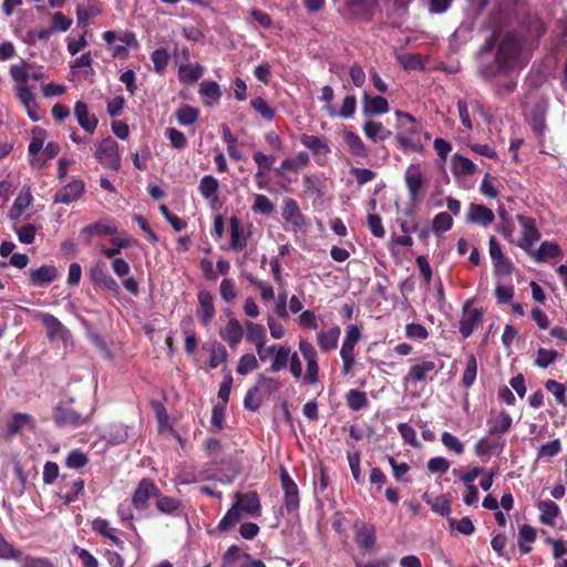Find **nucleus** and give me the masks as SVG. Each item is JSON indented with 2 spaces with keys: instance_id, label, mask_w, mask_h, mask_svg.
<instances>
[{
  "instance_id": "obj_1",
  "label": "nucleus",
  "mask_w": 567,
  "mask_h": 567,
  "mask_svg": "<svg viewBox=\"0 0 567 567\" xmlns=\"http://www.w3.org/2000/svg\"><path fill=\"white\" fill-rule=\"evenodd\" d=\"M299 353L292 351L287 344H281L269 367L272 373L288 369L295 380H303L306 383L316 385L319 378L318 351L316 347L307 339L300 338L298 341Z\"/></svg>"
},
{
  "instance_id": "obj_2",
  "label": "nucleus",
  "mask_w": 567,
  "mask_h": 567,
  "mask_svg": "<svg viewBox=\"0 0 567 567\" xmlns=\"http://www.w3.org/2000/svg\"><path fill=\"white\" fill-rule=\"evenodd\" d=\"M527 61L528 56L522 51V44L517 38L508 34L499 42L495 58V84L499 94L513 92L516 80L512 74L524 68Z\"/></svg>"
},
{
  "instance_id": "obj_3",
  "label": "nucleus",
  "mask_w": 567,
  "mask_h": 567,
  "mask_svg": "<svg viewBox=\"0 0 567 567\" xmlns=\"http://www.w3.org/2000/svg\"><path fill=\"white\" fill-rule=\"evenodd\" d=\"M9 74L14 83V93L20 103L24 106L29 117L34 122L39 121L38 104L29 86V81L43 80L45 78L43 68L22 60L10 66Z\"/></svg>"
},
{
  "instance_id": "obj_4",
  "label": "nucleus",
  "mask_w": 567,
  "mask_h": 567,
  "mask_svg": "<svg viewBox=\"0 0 567 567\" xmlns=\"http://www.w3.org/2000/svg\"><path fill=\"white\" fill-rule=\"evenodd\" d=\"M261 515V504L256 492L236 493L233 506L217 525L220 533L230 530L243 517L257 518Z\"/></svg>"
},
{
  "instance_id": "obj_5",
  "label": "nucleus",
  "mask_w": 567,
  "mask_h": 567,
  "mask_svg": "<svg viewBox=\"0 0 567 567\" xmlns=\"http://www.w3.org/2000/svg\"><path fill=\"white\" fill-rule=\"evenodd\" d=\"M60 152L55 142L47 143V132L34 127L31 132V140L28 147L30 164L33 167H42L48 161L54 158Z\"/></svg>"
},
{
  "instance_id": "obj_6",
  "label": "nucleus",
  "mask_w": 567,
  "mask_h": 567,
  "mask_svg": "<svg viewBox=\"0 0 567 567\" xmlns=\"http://www.w3.org/2000/svg\"><path fill=\"white\" fill-rule=\"evenodd\" d=\"M395 116L398 118L399 130L396 140L400 146L403 150L420 152L422 150V144L420 141L414 138V135L420 132V128L415 123V118L411 114L403 113L401 111H396Z\"/></svg>"
},
{
  "instance_id": "obj_7",
  "label": "nucleus",
  "mask_w": 567,
  "mask_h": 567,
  "mask_svg": "<svg viewBox=\"0 0 567 567\" xmlns=\"http://www.w3.org/2000/svg\"><path fill=\"white\" fill-rule=\"evenodd\" d=\"M33 317L43 323L45 334L51 342L66 344L71 340L69 329L53 315L35 311Z\"/></svg>"
},
{
  "instance_id": "obj_8",
  "label": "nucleus",
  "mask_w": 567,
  "mask_h": 567,
  "mask_svg": "<svg viewBox=\"0 0 567 567\" xmlns=\"http://www.w3.org/2000/svg\"><path fill=\"white\" fill-rule=\"evenodd\" d=\"M95 158L105 168L118 171L121 167V155L117 142L111 136L102 140L96 147Z\"/></svg>"
},
{
  "instance_id": "obj_9",
  "label": "nucleus",
  "mask_w": 567,
  "mask_h": 567,
  "mask_svg": "<svg viewBox=\"0 0 567 567\" xmlns=\"http://www.w3.org/2000/svg\"><path fill=\"white\" fill-rule=\"evenodd\" d=\"M90 278L94 285L105 289L113 295H118L120 286L117 281L110 275L104 261L97 260L90 269Z\"/></svg>"
},
{
  "instance_id": "obj_10",
  "label": "nucleus",
  "mask_w": 567,
  "mask_h": 567,
  "mask_svg": "<svg viewBox=\"0 0 567 567\" xmlns=\"http://www.w3.org/2000/svg\"><path fill=\"white\" fill-rule=\"evenodd\" d=\"M517 220L522 227V237L518 239L517 246L529 254L533 246L539 240L540 233L533 218L517 215Z\"/></svg>"
},
{
  "instance_id": "obj_11",
  "label": "nucleus",
  "mask_w": 567,
  "mask_h": 567,
  "mask_svg": "<svg viewBox=\"0 0 567 567\" xmlns=\"http://www.w3.org/2000/svg\"><path fill=\"white\" fill-rule=\"evenodd\" d=\"M436 372L437 369L433 361L423 360L410 368L409 373L404 378V384L409 386L411 383L425 382L427 379L432 380Z\"/></svg>"
},
{
  "instance_id": "obj_12",
  "label": "nucleus",
  "mask_w": 567,
  "mask_h": 567,
  "mask_svg": "<svg viewBox=\"0 0 567 567\" xmlns=\"http://www.w3.org/2000/svg\"><path fill=\"white\" fill-rule=\"evenodd\" d=\"M59 276V270L53 265H43L38 268H31L28 271L29 285L41 288L53 282Z\"/></svg>"
},
{
  "instance_id": "obj_13",
  "label": "nucleus",
  "mask_w": 567,
  "mask_h": 567,
  "mask_svg": "<svg viewBox=\"0 0 567 567\" xmlns=\"http://www.w3.org/2000/svg\"><path fill=\"white\" fill-rule=\"evenodd\" d=\"M354 542L362 551H372L377 542L374 527L363 522H357L354 524Z\"/></svg>"
},
{
  "instance_id": "obj_14",
  "label": "nucleus",
  "mask_w": 567,
  "mask_h": 567,
  "mask_svg": "<svg viewBox=\"0 0 567 567\" xmlns=\"http://www.w3.org/2000/svg\"><path fill=\"white\" fill-rule=\"evenodd\" d=\"M84 182L80 178H75L55 193L54 203L69 205L79 199L84 194Z\"/></svg>"
},
{
  "instance_id": "obj_15",
  "label": "nucleus",
  "mask_w": 567,
  "mask_h": 567,
  "mask_svg": "<svg viewBox=\"0 0 567 567\" xmlns=\"http://www.w3.org/2000/svg\"><path fill=\"white\" fill-rule=\"evenodd\" d=\"M156 496H158V488L156 485L151 480L144 478L136 487L132 503L136 509H145L147 507L148 499Z\"/></svg>"
},
{
  "instance_id": "obj_16",
  "label": "nucleus",
  "mask_w": 567,
  "mask_h": 567,
  "mask_svg": "<svg viewBox=\"0 0 567 567\" xmlns=\"http://www.w3.org/2000/svg\"><path fill=\"white\" fill-rule=\"evenodd\" d=\"M489 255L496 275H509L513 266L511 260L503 254L501 245L495 237L489 238Z\"/></svg>"
},
{
  "instance_id": "obj_17",
  "label": "nucleus",
  "mask_w": 567,
  "mask_h": 567,
  "mask_svg": "<svg viewBox=\"0 0 567 567\" xmlns=\"http://www.w3.org/2000/svg\"><path fill=\"white\" fill-rule=\"evenodd\" d=\"M245 333V327L236 318H230L226 326L220 329V338L227 342V344L235 349L241 342Z\"/></svg>"
},
{
  "instance_id": "obj_18",
  "label": "nucleus",
  "mask_w": 567,
  "mask_h": 567,
  "mask_svg": "<svg viewBox=\"0 0 567 567\" xmlns=\"http://www.w3.org/2000/svg\"><path fill=\"white\" fill-rule=\"evenodd\" d=\"M482 321V312L476 308H472L466 302L463 308V316L460 322V332L464 338H468Z\"/></svg>"
},
{
  "instance_id": "obj_19",
  "label": "nucleus",
  "mask_w": 567,
  "mask_h": 567,
  "mask_svg": "<svg viewBox=\"0 0 567 567\" xmlns=\"http://www.w3.org/2000/svg\"><path fill=\"white\" fill-rule=\"evenodd\" d=\"M405 183L409 190L410 198L415 200L423 184L424 176L420 164H411L405 171Z\"/></svg>"
},
{
  "instance_id": "obj_20",
  "label": "nucleus",
  "mask_w": 567,
  "mask_h": 567,
  "mask_svg": "<svg viewBox=\"0 0 567 567\" xmlns=\"http://www.w3.org/2000/svg\"><path fill=\"white\" fill-rule=\"evenodd\" d=\"M494 213L491 208L481 204H471L466 213V221L476 224L483 227L491 225L494 221Z\"/></svg>"
},
{
  "instance_id": "obj_21",
  "label": "nucleus",
  "mask_w": 567,
  "mask_h": 567,
  "mask_svg": "<svg viewBox=\"0 0 567 567\" xmlns=\"http://www.w3.org/2000/svg\"><path fill=\"white\" fill-rule=\"evenodd\" d=\"M341 329L338 326H332L328 330H321L316 334V342L321 352H330L337 349Z\"/></svg>"
},
{
  "instance_id": "obj_22",
  "label": "nucleus",
  "mask_w": 567,
  "mask_h": 567,
  "mask_svg": "<svg viewBox=\"0 0 567 567\" xmlns=\"http://www.w3.org/2000/svg\"><path fill=\"white\" fill-rule=\"evenodd\" d=\"M219 182L212 175H205L202 177L198 190L200 195L209 200L212 207L219 205L218 197Z\"/></svg>"
},
{
  "instance_id": "obj_23",
  "label": "nucleus",
  "mask_w": 567,
  "mask_h": 567,
  "mask_svg": "<svg viewBox=\"0 0 567 567\" xmlns=\"http://www.w3.org/2000/svg\"><path fill=\"white\" fill-rule=\"evenodd\" d=\"M389 111L388 101L380 96H371L368 93L363 94L362 99V112L365 116H373L378 114H384Z\"/></svg>"
},
{
  "instance_id": "obj_24",
  "label": "nucleus",
  "mask_w": 567,
  "mask_h": 567,
  "mask_svg": "<svg viewBox=\"0 0 567 567\" xmlns=\"http://www.w3.org/2000/svg\"><path fill=\"white\" fill-rule=\"evenodd\" d=\"M281 485L287 508L289 511L296 509L299 505V492L296 483L291 480L286 470L281 471Z\"/></svg>"
},
{
  "instance_id": "obj_25",
  "label": "nucleus",
  "mask_w": 567,
  "mask_h": 567,
  "mask_svg": "<svg viewBox=\"0 0 567 567\" xmlns=\"http://www.w3.org/2000/svg\"><path fill=\"white\" fill-rule=\"evenodd\" d=\"M282 218L296 228H301L306 224L298 203L292 198L284 200Z\"/></svg>"
},
{
  "instance_id": "obj_26",
  "label": "nucleus",
  "mask_w": 567,
  "mask_h": 567,
  "mask_svg": "<svg viewBox=\"0 0 567 567\" xmlns=\"http://www.w3.org/2000/svg\"><path fill=\"white\" fill-rule=\"evenodd\" d=\"M245 332H246V341L256 348H260L261 344H266L267 334L266 328L254 321H245L244 322Z\"/></svg>"
},
{
  "instance_id": "obj_27",
  "label": "nucleus",
  "mask_w": 567,
  "mask_h": 567,
  "mask_svg": "<svg viewBox=\"0 0 567 567\" xmlns=\"http://www.w3.org/2000/svg\"><path fill=\"white\" fill-rule=\"evenodd\" d=\"M74 115L81 127L87 133H93L97 126V118L89 113L87 105L78 101L74 105Z\"/></svg>"
},
{
  "instance_id": "obj_28",
  "label": "nucleus",
  "mask_w": 567,
  "mask_h": 567,
  "mask_svg": "<svg viewBox=\"0 0 567 567\" xmlns=\"http://www.w3.org/2000/svg\"><path fill=\"white\" fill-rule=\"evenodd\" d=\"M537 508L539 511L540 522L547 526H555L556 518L560 514L559 506L550 499H545L538 502Z\"/></svg>"
},
{
  "instance_id": "obj_29",
  "label": "nucleus",
  "mask_w": 567,
  "mask_h": 567,
  "mask_svg": "<svg viewBox=\"0 0 567 567\" xmlns=\"http://www.w3.org/2000/svg\"><path fill=\"white\" fill-rule=\"evenodd\" d=\"M54 421L59 426H79L84 422L75 411L63 406L55 408Z\"/></svg>"
},
{
  "instance_id": "obj_30",
  "label": "nucleus",
  "mask_w": 567,
  "mask_h": 567,
  "mask_svg": "<svg viewBox=\"0 0 567 567\" xmlns=\"http://www.w3.org/2000/svg\"><path fill=\"white\" fill-rule=\"evenodd\" d=\"M230 224V245L234 249L240 250L247 245V235L240 220L233 216L229 220Z\"/></svg>"
},
{
  "instance_id": "obj_31",
  "label": "nucleus",
  "mask_w": 567,
  "mask_h": 567,
  "mask_svg": "<svg viewBox=\"0 0 567 567\" xmlns=\"http://www.w3.org/2000/svg\"><path fill=\"white\" fill-rule=\"evenodd\" d=\"M128 426L121 423H115L110 425L107 431L102 435V439L111 445H118L128 439Z\"/></svg>"
},
{
  "instance_id": "obj_32",
  "label": "nucleus",
  "mask_w": 567,
  "mask_h": 567,
  "mask_svg": "<svg viewBox=\"0 0 567 567\" xmlns=\"http://www.w3.org/2000/svg\"><path fill=\"white\" fill-rule=\"evenodd\" d=\"M560 252L559 246L551 241H544L538 249H532L529 256L537 262L545 261L549 258H555Z\"/></svg>"
},
{
  "instance_id": "obj_33",
  "label": "nucleus",
  "mask_w": 567,
  "mask_h": 567,
  "mask_svg": "<svg viewBox=\"0 0 567 567\" xmlns=\"http://www.w3.org/2000/svg\"><path fill=\"white\" fill-rule=\"evenodd\" d=\"M198 302L200 308L202 322L204 326H207L215 316L213 297L207 291H200L198 293Z\"/></svg>"
},
{
  "instance_id": "obj_34",
  "label": "nucleus",
  "mask_w": 567,
  "mask_h": 567,
  "mask_svg": "<svg viewBox=\"0 0 567 567\" xmlns=\"http://www.w3.org/2000/svg\"><path fill=\"white\" fill-rule=\"evenodd\" d=\"M363 132L365 136L373 142L385 141L392 135V133L381 123L373 121H368L364 123Z\"/></svg>"
},
{
  "instance_id": "obj_35",
  "label": "nucleus",
  "mask_w": 567,
  "mask_h": 567,
  "mask_svg": "<svg viewBox=\"0 0 567 567\" xmlns=\"http://www.w3.org/2000/svg\"><path fill=\"white\" fill-rule=\"evenodd\" d=\"M511 426L512 416L505 411L498 412L488 421L489 434L505 433L511 429Z\"/></svg>"
},
{
  "instance_id": "obj_36",
  "label": "nucleus",
  "mask_w": 567,
  "mask_h": 567,
  "mask_svg": "<svg viewBox=\"0 0 567 567\" xmlns=\"http://www.w3.org/2000/svg\"><path fill=\"white\" fill-rule=\"evenodd\" d=\"M300 141L315 155L328 154L330 152V147L323 137L303 134Z\"/></svg>"
},
{
  "instance_id": "obj_37",
  "label": "nucleus",
  "mask_w": 567,
  "mask_h": 567,
  "mask_svg": "<svg viewBox=\"0 0 567 567\" xmlns=\"http://www.w3.org/2000/svg\"><path fill=\"white\" fill-rule=\"evenodd\" d=\"M343 141L349 147L352 155L358 157H367L368 156V148L360 138L359 135H357L353 132H346L343 134Z\"/></svg>"
},
{
  "instance_id": "obj_38",
  "label": "nucleus",
  "mask_w": 567,
  "mask_h": 567,
  "mask_svg": "<svg viewBox=\"0 0 567 567\" xmlns=\"http://www.w3.org/2000/svg\"><path fill=\"white\" fill-rule=\"evenodd\" d=\"M32 196L30 192H21L14 199V203L9 212V217L13 220H18L24 213V210L31 205Z\"/></svg>"
},
{
  "instance_id": "obj_39",
  "label": "nucleus",
  "mask_w": 567,
  "mask_h": 567,
  "mask_svg": "<svg viewBox=\"0 0 567 567\" xmlns=\"http://www.w3.org/2000/svg\"><path fill=\"white\" fill-rule=\"evenodd\" d=\"M355 109H357V99L354 95H347L344 97L339 113H337L336 110L330 105H327L324 107L326 112L330 116L340 115L341 117H344V118L352 117L355 113Z\"/></svg>"
},
{
  "instance_id": "obj_40",
  "label": "nucleus",
  "mask_w": 567,
  "mask_h": 567,
  "mask_svg": "<svg viewBox=\"0 0 567 567\" xmlns=\"http://www.w3.org/2000/svg\"><path fill=\"white\" fill-rule=\"evenodd\" d=\"M250 555L240 550V548L236 545H231L228 547L223 557V566L224 567H235L237 564L244 563L248 560Z\"/></svg>"
},
{
  "instance_id": "obj_41",
  "label": "nucleus",
  "mask_w": 567,
  "mask_h": 567,
  "mask_svg": "<svg viewBox=\"0 0 567 567\" xmlns=\"http://www.w3.org/2000/svg\"><path fill=\"white\" fill-rule=\"evenodd\" d=\"M204 72V68L199 64H183L179 66V80L184 83L197 82Z\"/></svg>"
},
{
  "instance_id": "obj_42",
  "label": "nucleus",
  "mask_w": 567,
  "mask_h": 567,
  "mask_svg": "<svg viewBox=\"0 0 567 567\" xmlns=\"http://www.w3.org/2000/svg\"><path fill=\"white\" fill-rule=\"evenodd\" d=\"M355 346L357 344L342 341V346L340 349V357L342 360V372L344 374L350 373L355 363V354H354Z\"/></svg>"
},
{
  "instance_id": "obj_43",
  "label": "nucleus",
  "mask_w": 567,
  "mask_h": 567,
  "mask_svg": "<svg viewBox=\"0 0 567 567\" xmlns=\"http://www.w3.org/2000/svg\"><path fill=\"white\" fill-rule=\"evenodd\" d=\"M93 530L109 538L113 544L121 545L122 542L115 535V529L111 527L109 520L103 518H96L92 523Z\"/></svg>"
},
{
  "instance_id": "obj_44",
  "label": "nucleus",
  "mask_w": 567,
  "mask_h": 567,
  "mask_svg": "<svg viewBox=\"0 0 567 567\" xmlns=\"http://www.w3.org/2000/svg\"><path fill=\"white\" fill-rule=\"evenodd\" d=\"M83 233L94 236V235H113L117 233V227L109 220H101L94 224L86 226L83 229Z\"/></svg>"
},
{
  "instance_id": "obj_45",
  "label": "nucleus",
  "mask_w": 567,
  "mask_h": 567,
  "mask_svg": "<svg viewBox=\"0 0 567 567\" xmlns=\"http://www.w3.org/2000/svg\"><path fill=\"white\" fill-rule=\"evenodd\" d=\"M377 0H347V8L353 16L370 14Z\"/></svg>"
},
{
  "instance_id": "obj_46",
  "label": "nucleus",
  "mask_w": 567,
  "mask_h": 567,
  "mask_svg": "<svg viewBox=\"0 0 567 567\" xmlns=\"http://www.w3.org/2000/svg\"><path fill=\"white\" fill-rule=\"evenodd\" d=\"M259 368L258 359L252 353L243 354L237 363L236 371L240 375H246Z\"/></svg>"
},
{
  "instance_id": "obj_47",
  "label": "nucleus",
  "mask_w": 567,
  "mask_h": 567,
  "mask_svg": "<svg viewBox=\"0 0 567 567\" xmlns=\"http://www.w3.org/2000/svg\"><path fill=\"white\" fill-rule=\"evenodd\" d=\"M255 386L261 393L274 394L281 388V383L276 378H270V377H266L265 374H259Z\"/></svg>"
},
{
  "instance_id": "obj_48",
  "label": "nucleus",
  "mask_w": 567,
  "mask_h": 567,
  "mask_svg": "<svg viewBox=\"0 0 567 567\" xmlns=\"http://www.w3.org/2000/svg\"><path fill=\"white\" fill-rule=\"evenodd\" d=\"M453 171L455 174L471 175L476 171V165L462 155L453 156Z\"/></svg>"
},
{
  "instance_id": "obj_49",
  "label": "nucleus",
  "mask_w": 567,
  "mask_h": 567,
  "mask_svg": "<svg viewBox=\"0 0 567 567\" xmlns=\"http://www.w3.org/2000/svg\"><path fill=\"white\" fill-rule=\"evenodd\" d=\"M347 404L353 411H360L368 405L367 394L359 390H350L347 393Z\"/></svg>"
},
{
  "instance_id": "obj_50",
  "label": "nucleus",
  "mask_w": 567,
  "mask_h": 567,
  "mask_svg": "<svg viewBox=\"0 0 567 567\" xmlns=\"http://www.w3.org/2000/svg\"><path fill=\"white\" fill-rule=\"evenodd\" d=\"M477 375V361L474 354L467 359L466 367L462 377V384L470 388L474 384Z\"/></svg>"
},
{
  "instance_id": "obj_51",
  "label": "nucleus",
  "mask_w": 567,
  "mask_h": 567,
  "mask_svg": "<svg viewBox=\"0 0 567 567\" xmlns=\"http://www.w3.org/2000/svg\"><path fill=\"white\" fill-rule=\"evenodd\" d=\"M425 502L431 506L433 512L442 516L449 515L451 512L450 501L443 495L436 497L425 496Z\"/></svg>"
},
{
  "instance_id": "obj_52",
  "label": "nucleus",
  "mask_w": 567,
  "mask_h": 567,
  "mask_svg": "<svg viewBox=\"0 0 567 567\" xmlns=\"http://www.w3.org/2000/svg\"><path fill=\"white\" fill-rule=\"evenodd\" d=\"M199 94L204 97H208L212 100L210 105L214 102H217L221 95L219 85L215 81H205L199 85Z\"/></svg>"
},
{
  "instance_id": "obj_53",
  "label": "nucleus",
  "mask_w": 567,
  "mask_h": 567,
  "mask_svg": "<svg viewBox=\"0 0 567 567\" xmlns=\"http://www.w3.org/2000/svg\"><path fill=\"white\" fill-rule=\"evenodd\" d=\"M176 118L181 125H192L198 118V111L189 105H184L176 111Z\"/></svg>"
},
{
  "instance_id": "obj_54",
  "label": "nucleus",
  "mask_w": 567,
  "mask_h": 567,
  "mask_svg": "<svg viewBox=\"0 0 567 567\" xmlns=\"http://www.w3.org/2000/svg\"><path fill=\"white\" fill-rule=\"evenodd\" d=\"M452 225H453V219H452L451 215L443 212V213H439L434 217L433 223H432V228H433V231L440 236L441 234L450 230L452 228Z\"/></svg>"
},
{
  "instance_id": "obj_55",
  "label": "nucleus",
  "mask_w": 567,
  "mask_h": 567,
  "mask_svg": "<svg viewBox=\"0 0 567 567\" xmlns=\"http://www.w3.org/2000/svg\"><path fill=\"white\" fill-rule=\"evenodd\" d=\"M32 419L28 414L18 413L9 423V432L17 433L23 429H32Z\"/></svg>"
},
{
  "instance_id": "obj_56",
  "label": "nucleus",
  "mask_w": 567,
  "mask_h": 567,
  "mask_svg": "<svg viewBox=\"0 0 567 567\" xmlns=\"http://www.w3.org/2000/svg\"><path fill=\"white\" fill-rule=\"evenodd\" d=\"M156 507L164 514H172L179 508L181 502L174 497L163 496L158 493Z\"/></svg>"
},
{
  "instance_id": "obj_57",
  "label": "nucleus",
  "mask_w": 567,
  "mask_h": 567,
  "mask_svg": "<svg viewBox=\"0 0 567 567\" xmlns=\"http://www.w3.org/2000/svg\"><path fill=\"white\" fill-rule=\"evenodd\" d=\"M545 388L549 391L556 399L558 404H566V385L559 383L555 380H547L545 382Z\"/></svg>"
},
{
  "instance_id": "obj_58",
  "label": "nucleus",
  "mask_w": 567,
  "mask_h": 567,
  "mask_svg": "<svg viewBox=\"0 0 567 567\" xmlns=\"http://www.w3.org/2000/svg\"><path fill=\"white\" fill-rule=\"evenodd\" d=\"M14 231L20 243L30 245L35 239L37 228L32 224H25L21 227H14Z\"/></svg>"
},
{
  "instance_id": "obj_59",
  "label": "nucleus",
  "mask_w": 567,
  "mask_h": 567,
  "mask_svg": "<svg viewBox=\"0 0 567 567\" xmlns=\"http://www.w3.org/2000/svg\"><path fill=\"white\" fill-rule=\"evenodd\" d=\"M250 105L264 118L269 121L274 118L275 110L262 97L252 99Z\"/></svg>"
},
{
  "instance_id": "obj_60",
  "label": "nucleus",
  "mask_w": 567,
  "mask_h": 567,
  "mask_svg": "<svg viewBox=\"0 0 567 567\" xmlns=\"http://www.w3.org/2000/svg\"><path fill=\"white\" fill-rule=\"evenodd\" d=\"M166 137L169 140L172 146L177 150H183L187 145L185 134L175 127H168L165 132Z\"/></svg>"
},
{
  "instance_id": "obj_61",
  "label": "nucleus",
  "mask_w": 567,
  "mask_h": 567,
  "mask_svg": "<svg viewBox=\"0 0 567 567\" xmlns=\"http://www.w3.org/2000/svg\"><path fill=\"white\" fill-rule=\"evenodd\" d=\"M557 351L540 348L537 351L535 364L539 368H547L557 359Z\"/></svg>"
},
{
  "instance_id": "obj_62",
  "label": "nucleus",
  "mask_w": 567,
  "mask_h": 567,
  "mask_svg": "<svg viewBox=\"0 0 567 567\" xmlns=\"http://www.w3.org/2000/svg\"><path fill=\"white\" fill-rule=\"evenodd\" d=\"M309 163V156L307 153L301 152L293 158H287L282 162L281 167L287 171H297Z\"/></svg>"
},
{
  "instance_id": "obj_63",
  "label": "nucleus",
  "mask_w": 567,
  "mask_h": 567,
  "mask_svg": "<svg viewBox=\"0 0 567 567\" xmlns=\"http://www.w3.org/2000/svg\"><path fill=\"white\" fill-rule=\"evenodd\" d=\"M89 460L86 455L80 450H73L69 453L65 460V464L69 468H81L87 464Z\"/></svg>"
},
{
  "instance_id": "obj_64",
  "label": "nucleus",
  "mask_w": 567,
  "mask_h": 567,
  "mask_svg": "<svg viewBox=\"0 0 567 567\" xmlns=\"http://www.w3.org/2000/svg\"><path fill=\"white\" fill-rule=\"evenodd\" d=\"M261 402V392L256 386H254L247 392L244 400V405L250 411H257L260 408Z\"/></svg>"
}]
</instances>
